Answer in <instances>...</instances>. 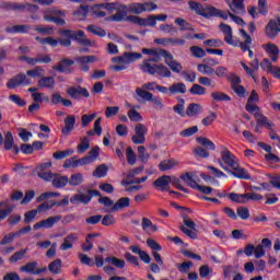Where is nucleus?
I'll use <instances>...</instances> for the list:
<instances>
[{"label": "nucleus", "instance_id": "obj_1", "mask_svg": "<svg viewBox=\"0 0 280 280\" xmlns=\"http://www.w3.org/2000/svg\"><path fill=\"white\" fill-rule=\"evenodd\" d=\"M220 166L229 174H232L236 178H243L244 180H250V175L246 173V170L240 167V160L232 154L226 147H223L221 151V159H219Z\"/></svg>", "mask_w": 280, "mask_h": 280}, {"label": "nucleus", "instance_id": "obj_2", "mask_svg": "<svg viewBox=\"0 0 280 280\" xmlns=\"http://www.w3.org/2000/svg\"><path fill=\"white\" fill-rule=\"evenodd\" d=\"M219 30L222 32V34H224V42L228 45H232L233 47H237V45H240L242 51H248L250 49L249 45L250 43H253V38L250 37V35H248V33H246L245 30H240V33L245 42L233 39V28H231L229 24L221 23L219 25Z\"/></svg>", "mask_w": 280, "mask_h": 280}, {"label": "nucleus", "instance_id": "obj_3", "mask_svg": "<svg viewBox=\"0 0 280 280\" xmlns=\"http://www.w3.org/2000/svg\"><path fill=\"white\" fill-rule=\"evenodd\" d=\"M152 62H159L158 58L147 59L140 65L141 71L143 73H149V75H160V78H172V71L170 68L165 67L163 63L156 65Z\"/></svg>", "mask_w": 280, "mask_h": 280}, {"label": "nucleus", "instance_id": "obj_4", "mask_svg": "<svg viewBox=\"0 0 280 280\" xmlns=\"http://www.w3.org/2000/svg\"><path fill=\"white\" fill-rule=\"evenodd\" d=\"M188 5L190 10L199 14V16H203V19H211V16H217L219 19H223V21L229 20V14L224 13L222 10L215 7L203 8L202 4L196 1H189Z\"/></svg>", "mask_w": 280, "mask_h": 280}, {"label": "nucleus", "instance_id": "obj_5", "mask_svg": "<svg viewBox=\"0 0 280 280\" xmlns=\"http://www.w3.org/2000/svg\"><path fill=\"white\" fill-rule=\"evenodd\" d=\"M43 14H44V21L56 23L58 26L67 25V21H65V16H67L66 11H60L56 9H46L43 12Z\"/></svg>", "mask_w": 280, "mask_h": 280}, {"label": "nucleus", "instance_id": "obj_6", "mask_svg": "<svg viewBox=\"0 0 280 280\" xmlns=\"http://www.w3.org/2000/svg\"><path fill=\"white\" fill-rule=\"evenodd\" d=\"M228 196L232 202H236L237 205H246V202H250V200H264L262 195L253 191L247 194L230 192Z\"/></svg>", "mask_w": 280, "mask_h": 280}, {"label": "nucleus", "instance_id": "obj_7", "mask_svg": "<svg viewBox=\"0 0 280 280\" xmlns=\"http://www.w3.org/2000/svg\"><path fill=\"white\" fill-rule=\"evenodd\" d=\"M126 10L128 11L129 14H143V12H152L153 10H156L159 5L154 2H144V3H139V2H133L128 5H126Z\"/></svg>", "mask_w": 280, "mask_h": 280}, {"label": "nucleus", "instance_id": "obj_8", "mask_svg": "<svg viewBox=\"0 0 280 280\" xmlns=\"http://www.w3.org/2000/svg\"><path fill=\"white\" fill-rule=\"evenodd\" d=\"M95 196H102L100 190L86 189V194L78 192L70 198L71 205H89Z\"/></svg>", "mask_w": 280, "mask_h": 280}, {"label": "nucleus", "instance_id": "obj_9", "mask_svg": "<svg viewBox=\"0 0 280 280\" xmlns=\"http://www.w3.org/2000/svg\"><path fill=\"white\" fill-rule=\"evenodd\" d=\"M160 56L164 58L165 65L170 67L171 71L173 73H180L183 71V65L180 62L174 60V55L172 52L165 50V49H160Z\"/></svg>", "mask_w": 280, "mask_h": 280}, {"label": "nucleus", "instance_id": "obj_10", "mask_svg": "<svg viewBox=\"0 0 280 280\" xmlns=\"http://www.w3.org/2000/svg\"><path fill=\"white\" fill-rule=\"evenodd\" d=\"M74 61L79 65L80 71L89 73V71H91V67L89 65L97 62V57L95 55L80 56L74 58Z\"/></svg>", "mask_w": 280, "mask_h": 280}, {"label": "nucleus", "instance_id": "obj_11", "mask_svg": "<svg viewBox=\"0 0 280 280\" xmlns=\"http://www.w3.org/2000/svg\"><path fill=\"white\" fill-rule=\"evenodd\" d=\"M62 220V215H54V217H48L45 220L38 221L33 225L34 231H38L40 229H54V225L58 224Z\"/></svg>", "mask_w": 280, "mask_h": 280}, {"label": "nucleus", "instance_id": "obj_12", "mask_svg": "<svg viewBox=\"0 0 280 280\" xmlns=\"http://www.w3.org/2000/svg\"><path fill=\"white\" fill-rule=\"evenodd\" d=\"M22 84H24V86H30V84H32V80L27 79V75H25V73H19L15 77L11 78L7 82V88L16 89L18 86H22Z\"/></svg>", "mask_w": 280, "mask_h": 280}, {"label": "nucleus", "instance_id": "obj_13", "mask_svg": "<svg viewBox=\"0 0 280 280\" xmlns=\"http://www.w3.org/2000/svg\"><path fill=\"white\" fill-rule=\"evenodd\" d=\"M73 65H75V60L63 58L59 60L58 65L52 66L54 71H59V73H73Z\"/></svg>", "mask_w": 280, "mask_h": 280}, {"label": "nucleus", "instance_id": "obj_14", "mask_svg": "<svg viewBox=\"0 0 280 280\" xmlns=\"http://www.w3.org/2000/svg\"><path fill=\"white\" fill-rule=\"evenodd\" d=\"M67 95H69V97H71L72 100H77L80 101L82 100V97H90V93L89 90H86L85 88H82L80 85L78 86H71L66 91Z\"/></svg>", "mask_w": 280, "mask_h": 280}, {"label": "nucleus", "instance_id": "obj_15", "mask_svg": "<svg viewBox=\"0 0 280 280\" xmlns=\"http://www.w3.org/2000/svg\"><path fill=\"white\" fill-rule=\"evenodd\" d=\"M154 43H156V45H164V47H167L170 45L177 46V47H184V45H187V40H185L180 37L156 38V39H154Z\"/></svg>", "mask_w": 280, "mask_h": 280}, {"label": "nucleus", "instance_id": "obj_16", "mask_svg": "<svg viewBox=\"0 0 280 280\" xmlns=\"http://www.w3.org/2000/svg\"><path fill=\"white\" fill-rule=\"evenodd\" d=\"M254 117L257 121L256 128H255V132H261V130L259 129L260 126H265V128H267V130H272V128H275V125L272 121H270L268 119V117L264 116V114L261 113H255Z\"/></svg>", "mask_w": 280, "mask_h": 280}, {"label": "nucleus", "instance_id": "obj_17", "mask_svg": "<svg viewBox=\"0 0 280 280\" xmlns=\"http://www.w3.org/2000/svg\"><path fill=\"white\" fill-rule=\"evenodd\" d=\"M280 32V16L277 20H270L266 26L265 34L268 38H277Z\"/></svg>", "mask_w": 280, "mask_h": 280}, {"label": "nucleus", "instance_id": "obj_18", "mask_svg": "<svg viewBox=\"0 0 280 280\" xmlns=\"http://www.w3.org/2000/svg\"><path fill=\"white\" fill-rule=\"evenodd\" d=\"M171 183L172 176L163 175L153 182V187H155V189H160V191H170L167 187H170Z\"/></svg>", "mask_w": 280, "mask_h": 280}, {"label": "nucleus", "instance_id": "obj_19", "mask_svg": "<svg viewBox=\"0 0 280 280\" xmlns=\"http://www.w3.org/2000/svg\"><path fill=\"white\" fill-rule=\"evenodd\" d=\"M143 58V55L140 52H124L122 56H120V65H130L131 62H136V60H141Z\"/></svg>", "mask_w": 280, "mask_h": 280}, {"label": "nucleus", "instance_id": "obj_20", "mask_svg": "<svg viewBox=\"0 0 280 280\" xmlns=\"http://www.w3.org/2000/svg\"><path fill=\"white\" fill-rule=\"evenodd\" d=\"M179 178H182L184 183L188 185V187H191V189H196L198 187V180H200L192 172L182 174Z\"/></svg>", "mask_w": 280, "mask_h": 280}, {"label": "nucleus", "instance_id": "obj_21", "mask_svg": "<svg viewBox=\"0 0 280 280\" xmlns=\"http://www.w3.org/2000/svg\"><path fill=\"white\" fill-rule=\"evenodd\" d=\"M74 128H75V116L70 115L65 119V127L61 129V135H65V137H69L72 130H74Z\"/></svg>", "mask_w": 280, "mask_h": 280}, {"label": "nucleus", "instance_id": "obj_22", "mask_svg": "<svg viewBox=\"0 0 280 280\" xmlns=\"http://www.w3.org/2000/svg\"><path fill=\"white\" fill-rule=\"evenodd\" d=\"M72 39L82 45V47H91V40L85 37L84 31H74Z\"/></svg>", "mask_w": 280, "mask_h": 280}, {"label": "nucleus", "instance_id": "obj_23", "mask_svg": "<svg viewBox=\"0 0 280 280\" xmlns=\"http://www.w3.org/2000/svg\"><path fill=\"white\" fill-rule=\"evenodd\" d=\"M31 26L26 24H16L13 26H8L5 28L7 34H27L30 32Z\"/></svg>", "mask_w": 280, "mask_h": 280}, {"label": "nucleus", "instance_id": "obj_24", "mask_svg": "<svg viewBox=\"0 0 280 280\" xmlns=\"http://www.w3.org/2000/svg\"><path fill=\"white\" fill-rule=\"evenodd\" d=\"M38 89H54L56 86V79L54 77H42L37 81Z\"/></svg>", "mask_w": 280, "mask_h": 280}, {"label": "nucleus", "instance_id": "obj_25", "mask_svg": "<svg viewBox=\"0 0 280 280\" xmlns=\"http://www.w3.org/2000/svg\"><path fill=\"white\" fill-rule=\"evenodd\" d=\"M69 185V177L62 176L60 174H55L52 177V187L56 189H62V187H67Z\"/></svg>", "mask_w": 280, "mask_h": 280}, {"label": "nucleus", "instance_id": "obj_26", "mask_svg": "<svg viewBox=\"0 0 280 280\" xmlns=\"http://www.w3.org/2000/svg\"><path fill=\"white\" fill-rule=\"evenodd\" d=\"M51 103L55 106H58V104H62V106H66L68 108L73 106V102L69 98H62V95H60V93H52Z\"/></svg>", "mask_w": 280, "mask_h": 280}, {"label": "nucleus", "instance_id": "obj_27", "mask_svg": "<svg viewBox=\"0 0 280 280\" xmlns=\"http://www.w3.org/2000/svg\"><path fill=\"white\" fill-rule=\"evenodd\" d=\"M73 242H78V235L71 233L63 238V243L60 245V250H69L73 248Z\"/></svg>", "mask_w": 280, "mask_h": 280}, {"label": "nucleus", "instance_id": "obj_28", "mask_svg": "<svg viewBox=\"0 0 280 280\" xmlns=\"http://www.w3.org/2000/svg\"><path fill=\"white\" fill-rule=\"evenodd\" d=\"M100 233H89L85 237V243L81 244L82 250L84 253H89V250H93V238L94 237H100Z\"/></svg>", "mask_w": 280, "mask_h": 280}, {"label": "nucleus", "instance_id": "obj_29", "mask_svg": "<svg viewBox=\"0 0 280 280\" xmlns=\"http://www.w3.org/2000/svg\"><path fill=\"white\" fill-rule=\"evenodd\" d=\"M12 211H14V206L8 207V201H0V222H3Z\"/></svg>", "mask_w": 280, "mask_h": 280}, {"label": "nucleus", "instance_id": "obj_30", "mask_svg": "<svg viewBox=\"0 0 280 280\" xmlns=\"http://www.w3.org/2000/svg\"><path fill=\"white\" fill-rule=\"evenodd\" d=\"M202 113V105L198 103H191L186 109L187 117H198Z\"/></svg>", "mask_w": 280, "mask_h": 280}, {"label": "nucleus", "instance_id": "obj_31", "mask_svg": "<svg viewBox=\"0 0 280 280\" xmlns=\"http://www.w3.org/2000/svg\"><path fill=\"white\" fill-rule=\"evenodd\" d=\"M168 93H171V95H176L177 93L185 95V93H187V85H185V83H173L168 88Z\"/></svg>", "mask_w": 280, "mask_h": 280}, {"label": "nucleus", "instance_id": "obj_32", "mask_svg": "<svg viewBox=\"0 0 280 280\" xmlns=\"http://www.w3.org/2000/svg\"><path fill=\"white\" fill-rule=\"evenodd\" d=\"M128 207H130V198L121 197L120 199H118L116 201V203H114L110 211H119V210L126 209Z\"/></svg>", "mask_w": 280, "mask_h": 280}, {"label": "nucleus", "instance_id": "obj_33", "mask_svg": "<svg viewBox=\"0 0 280 280\" xmlns=\"http://www.w3.org/2000/svg\"><path fill=\"white\" fill-rule=\"evenodd\" d=\"M178 165V162L174 159L164 160L159 164V170L161 172H168V170H174Z\"/></svg>", "mask_w": 280, "mask_h": 280}, {"label": "nucleus", "instance_id": "obj_34", "mask_svg": "<svg viewBox=\"0 0 280 280\" xmlns=\"http://www.w3.org/2000/svg\"><path fill=\"white\" fill-rule=\"evenodd\" d=\"M175 25L179 26V32H194V26L189 24L185 19H175Z\"/></svg>", "mask_w": 280, "mask_h": 280}, {"label": "nucleus", "instance_id": "obj_35", "mask_svg": "<svg viewBox=\"0 0 280 280\" xmlns=\"http://www.w3.org/2000/svg\"><path fill=\"white\" fill-rule=\"evenodd\" d=\"M105 261L107 264H110L112 266H115V268H118L119 270H122V268H126V260L119 259L115 256H109L105 258Z\"/></svg>", "mask_w": 280, "mask_h": 280}, {"label": "nucleus", "instance_id": "obj_36", "mask_svg": "<svg viewBox=\"0 0 280 280\" xmlns=\"http://www.w3.org/2000/svg\"><path fill=\"white\" fill-rule=\"evenodd\" d=\"M73 16H75L78 21H84V19L89 16V5L81 4L79 9L73 12Z\"/></svg>", "mask_w": 280, "mask_h": 280}, {"label": "nucleus", "instance_id": "obj_37", "mask_svg": "<svg viewBox=\"0 0 280 280\" xmlns=\"http://www.w3.org/2000/svg\"><path fill=\"white\" fill-rule=\"evenodd\" d=\"M117 12L116 14L112 15L109 18V21H114L115 23H121V21H124L126 19V16H128V9H116Z\"/></svg>", "mask_w": 280, "mask_h": 280}, {"label": "nucleus", "instance_id": "obj_38", "mask_svg": "<svg viewBox=\"0 0 280 280\" xmlns=\"http://www.w3.org/2000/svg\"><path fill=\"white\" fill-rule=\"evenodd\" d=\"M230 10L235 14H242L244 12V0H232V4H230Z\"/></svg>", "mask_w": 280, "mask_h": 280}, {"label": "nucleus", "instance_id": "obj_39", "mask_svg": "<svg viewBox=\"0 0 280 280\" xmlns=\"http://www.w3.org/2000/svg\"><path fill=\"white\" fill-rule=\"evenodd\" d=\"M82 180H84L82 173H74L68 178V184L70 187H78V185H82Z\"/></svg>", "mask_w": 280, "mask_h": 280}, {"label": "nucleus", "instance_id": "obj_40", "mask_svg": "<svg viewBox=\"0 0 280 280\" xmlns=\"http://www.w3.org/2000/svg\"><path fill=\"white\" fill-rule=\"evenodd\" d=\"M3 143H4V150L7 152H10V150L14 148V136H12V131H8L4 135Z\"/></svg>", "mask_w": 280, "mask_h": 280}, {"label": "nucleus", "instance_id": "obj_41", "mask_svg": "<svg viewBox=\"0 0 280 280\" xmlns=\"http://www.w3.org/2000/svg\"><path fill=\"white\" fill-rule=\"evenodd\" d=\"M62 268V260L60 258L55 259L48 265V270L52 275H60V269Z\"/></svg>", "mask_w": 280, "mask_h": 280}, {"label": "nucleus", "instance_id": "obj_42", "mask_svg": "<svg viewBox=\"0 0 280 280\" xmlns=\"http://www.w3.org/2000/svg\"><path fill=\"white\" fill-rule=\"evenodd\" d=\"M36 268H38L37 261H31L20 268L21 272H27L28 275H36Z\"/></svg>", "mask_w": 280, "mask_h": 280}, {"label": "nucleus", "instance_id": "obj_43", "mask_svg": "<svg viewBox=\"0 0 280 280\" xmlns=\"http://www.w3.org/2000/svg\"><path fill=\"white\" fill-rule=\"evenodd\" d=\"M189 93H190V95H207V88L195 83L189 89Z\"/></svg>", "mask_w": 280, "mask_h": 280}, {"label": "nucleus", "instance_id": "obj_44", "mask_svg": "<svg viewBox=\"0 0 280 280\" xmlns=\"http://www.w3.org/2000/svg\"><path fill=\"white\" fill-rule=\"evenodd\" d=\"M211 97L214 102H231V96L223 92H212Z\"/></svg>", "mask_w": 280, "mask_h": 280}, {"label": "nucleus", "instance_id": "obj_45", "mask_svg": "<svg viewBox=\"0 0 280 280\" xmlns=\"http://www.w3.org/2000/svg\"><path fill=\"white\" fill-rule=\"evenodd\" d=\"M102 118H97L94 122V131L89 130L86 131L88 137H95L97 135L98 137L102 135Z\"/></svg>", "mask_w": 280, "mask_h": 280}, {"label": "nucleus", "instance_id": "obj_46", "mask_svg": "<svg viewBox=\"0 0 280 280\" xmlns=\"http://www.w3.org/2000/svg\"><path fill=\"white\" fill-rule=\"evenodd\" d=\"M26 75H28L30 78H42L43 75H45V69H43V67L40 66H37L32 70H27Z\"/></svg>", "mask_w": 280, "mask_h": 280}, {"label": "nucleus", "instance_id": "obj_47", "mask_svg": "<svg viewBox=\"0 0 280 280\" xmlns=\"http://www.w3.org/2000/svg\"><path fill=\"white\" fill-rule=\"evenodd\" d=\"M80 143L77 147V151L82 154L84 152H86V150H89V148H91V142H89V138L83 137L80 138Z\"/></svg>", "mask_w": 280, "mask_h": 280}, {"label": "nucleus", "instance_id": "obj_48", "mask_svg": "<svg viewBox=\"0 0 280 280\" xmlns=\"http://www.w3.org/2000/svg\"><path fill=\"white\" fill-rule=\"evenodd\" d=\"M88 32H90L91 34H94L95 36H101V38L106 36V31L104 28L93 24H90L88 26Z\"/></svg>", "mask_w": 280, "mask_h": 280}, {"label": "nucleus", "instance_id": "obj_49", "mask_svg": "<svg viewBox=\"0 0 280 280\" xmlns=\"http://www.w3.org/2000/svg\"><path fill=\"white\" fill-rule=\"evenodd\" d=\"M106 174H108V166H106V164L98 165L93 172V176H95L96 178H104Z\"/></svg>", "mask_w": 280, "mask_h": 280}, {"label": "nucleus", "instance_id": "obj_50", "mask_svg": "<svg viewBox=\"0 0 280 280\" xmlns=\"http://www.w3.org/2000/svg\"><path fill=\"white\" fill-rule=\"evenodd\" d=\"M176 268L179 272L187 275V272H189V270L194 268V262L191 260L184 261L182 264H177Z\"/></svg>", "mask_w": 280, "mask_h": 280}, {"label": "nucleus", "instance_id": "obj_51", "mask_svg": "<svg viewBox=\"0 0 280 280\" xmlns=\"http://www.w3.org/2000/svg\"><path fill=\"white\" fill-rule=\"evenodd\" d=\"M126 4H122L120 2H107L105 3V10L108 12H113V10H126Z\"/></svg>", "mask_w": 280, "mask_h": 280}, {"label": "nucleus", "instance_id": "obj_52", "mask_svg": "<svg viewBox=\"0 0 280 280\" xmlns=\"http://www.w3.org/2000/svg\"><path fill=\"white\" fill-rule=\"evenodd\" d=\"M190 52H191V56H194V58H205V56H207V50L198 46H191Z\"/></svg>", "mask_w": 280, "mask_h": 280}, {"label": "nucleus", "instance_id": "obj_53", "mask_svg": "<svg viewBox=\"0 0 280 280\" xmlns=\"http://www.w3.org/2000/svg\"><path fill=\"white\" fill-rule=\"evenodd\" d=\"M125 21H128V23H133V25H139L142 27V25H145V21L143 18H140L138 15H128L126 16Z\"/></svg>", "mask_w": 280, "mask_h": 280}, {"label": "nucleus", "instance_id": "obj_54", "mask_svg": "<svg viewBox=\"0 0 280 280\" xmlns=\"http://www.w3.org/2000/svg\"><path fill=\"white\" fill-rule=\"evenodd\" d=\"M27 253V248L22 249L20 252H15L10 258V264H16V261H21L25 257V254Z\"/></svg>", "mask_w": 280, "mask_h": 280}, {"label": "nucleus", "instance_id": "obj_55", "mask_svg": "<svg viewBox=\"0 0 280 280\" xmlns=\"http://www.w3.org/2000/svg\"><path fill=\"white\" fill-rule=\"evenodd\" d=\"M197 143H200V145H203L205 148H209V150H215V144L213 141L209 140L208 138L198 137L196 139Z\"/></svg>", "mask_w": 280, "mask_h": 280}, {"label": "nucleus", "instance_id": "obj_56", "mask_svg": "<svg viewBox=\"0 0 280 280\" xmlns=\"http://www.w3.org/2000/svg\"><path fill=\"white\" fill-rule=\"evenodd\" d=\"M136 94L138 97H141V100H145L147 102H150L153 97L152 93H150L141 88L136 89Z\"/></svg>", "mask_w": 280, "mask_h": 280}, {"label": "nucleus", "instance_id": "obj_57", "mask_svg": "<svg viewBox=\"0 0 280 280\" xmlns=\"http://www.w3.org/2000/svg\"><path fill=\"white\" fill-rule=\"evenodd\" d=\"M128 118L130 121H143V116L139 112H137L135 108H131L127 113Z\"/></svg>", "mask_w": 280, "mask_h": 280}, {"label": "nucleus", "instance_id": "obj_58", "mask_svg": "<svg viewBox=\"0 0 280 280\" xmlns=\"http://www.w3.org/2000/svg\"><path fill=\"white\" fill-rule=\"evenodd\" d=\"M36 215H38L37 210L26 211L24 213V224H31V222H34V220H36Z\"/></svg>", "mask_w": 280, "mask_h": 280}, {"label": "nucleus", "instance_id": "obj_59", "mask_svg": "<svg viewBox=\"0 0 280 280\" xmlns=\"http://www.w3.org/2000/svg\"><path fill=\"white\" fill-rule=\"evenodd\" d=\"M126 156H127V163L129 165H135V163H137V155L135 154L132 147L127 148Z\"/></svg>", "mask_w": 280, "mask_h": 280}, {"label": "nucleus", "instance_id": "obj_60", "mask_svg": "<svg viewBox=\"0 0 280 280\" xmlns=\"http://www.w3.org/2000/svg\"><path fill=\"white\" fill-rule=\"evenodd\" d=\"M213 272V269L209 267V265H202L199 268V277L201 279H207V277H209V275H211Z\"/></svg>", "mask_w": 280, "mask_h": 280}, {"label": "nucleus", "instance_id": "obj_61", "mask_svg": "<svg viewBox=\"0 0 280 280\" xmlns=\"http://www.w3.org/2000/svg\"><path fill=\"white\" fill-rule=\"evenodd\" d=\"M236 213L241 220H248L250 218V211L246 207H238Z\"/></svg>", "mask_w": 280, "mask_h": 280}, {"label": "nucleus", "instance_id": "obj_62", "mask_svg": "<svg viewBox=\"0 0 280 280\" xmlns=\"http://www.w3.org/2000/svg\"><path fill=\"white\" fill-rule=\"evenodd\" d=\"M160 30L164 34H176L178 32V30L172 24H161Z\"/></svg>", "mask_w": 280, "mask_h": 280}, {"label": "nucleus", "instance_id": "obj_63", "mask_svg": "<svg viewBox=\"0 0 280 280\" xmlns=\"http://www.w3.org/2000/svg\"><path fill=\"white\" fill-rule=\"evenodd\" d=\"M10 102H13V104H16V106L23 107L27 104V102H25V100H22L21 96L16 95V94H11L9 96Z\"/></svg>", "mask_w": 280, "mask_h": 280}, {"label": "nucleus", "instance_id": "obj_64", "mask_svg": "<svg viewBox=\"0 0 280 280\" xmlns=\"http://www.w3.org/2000/svg\"><path fill=\"white\" fill-rule=\"evenodd\" d=\"M95 117H97L96 114H91V115H82L81 116V125L83 128H86V126H89V124H91V121H93V119H95Z\"/></svg>", "mask_w": 280, "mask_h": 280}]
</instances>
